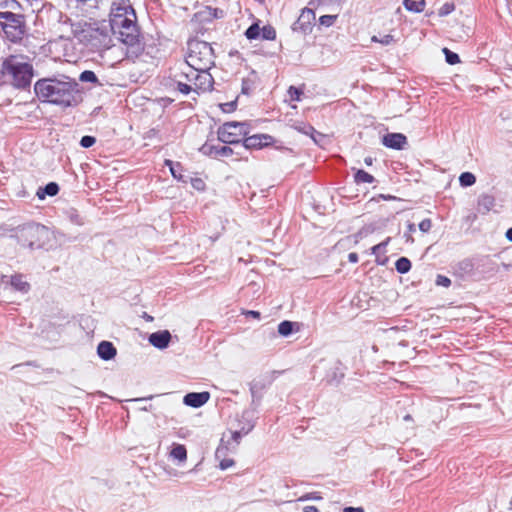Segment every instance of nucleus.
Masks as SVG:
<instances>
[{
	"label": "nucleus",
	"instance_id": "obj_1",
	"mask_svg": "<svg viewBox=\"0 0 512 512\" xmlns=\"http://www.w3.org/2000/svg\"><path fill=\"white\" fill-rule=\"evenodd\" d=\"M39 100L60 106L61 108L77 107L83 102V89L73 78L65 75L43 78L34 85Z\"/></svg>",
	"mask_w": 512,
	"mask_h": 512
},
{
	"label": "nucleus",
	"instance_id": "obj_2",
	"mask_svg": "<svg viewBox=\"0 0 512 512\" xmlns=\"http://www.w3.org/2000/svg\"><path fill=\"white\" fill-rule=\"evenodd\" d=\"M214 51L211 45L205 41L190 40L186 62L196 70H210L214 65Z\"/></svg>",
	"mask_w": 512,
	"mask_h": 512
},
{
	"label": "nucleus",
	"instance_id": "obj_3",
	"mask_svg": "<svg viewBox=\"0 0 512 512\" xmlns=\"http://www.w3.org/2000/svg\"><path fill=\"white\" fill-rule=\"evenodd\" d=\"M9 84L19 89L30 86L33 77V67L30 63L23 61L17 56H10L6 59Z\"/></svg>",
	"mask_w": 512,
	"mask_h": 512
},
{
	"label": "nucleus",
	"instance_id": "obj_4",
	"mask_svg": "<svg viewBox=\"0 0 512 512\" xmlns=\"http://www.w3.org/2000/svg\"><path fill=\"white\" fill-rule=\"evenodd\" d=\"M56 14L57 24L55 28L59 38L65 40L77 38L79 41L86 39L87 33H89L90 30L85 29L81 22L74 23L70 17L62 14L61 12H56Z\"/></svg>",
	"mask_w": 512,
	"mask_h": 512
},
{
	"label": "nucleus",
	"instance_id": "obj_5",
	"mask_svg": "<svg viewBox=\"0 0 512 512\" xmlns=\"http://www.w3.org/2000/svg\"><path fill=\"white\" fill-rule=\"evenodd\" d=\"M249 132L245 122H226L218 128V140L226 144L239 145Z\"/></svg>",
	"mask_w": 512,
	"mask_h": 512
},
{
	"label": "nucleus",
	"instance_id": "obj_6",
	"mask_svg": "<svg viewBox=\"0 0 512 512\" xmlns=\"http://www.w3.org/2000/svg\"><path fill=\"white\" fill-rule=\"evenodd\" d=\"M136 19L130 18L128 21L119 25L118 28H113V34L117 35L118 39L133 49V52H138L142 49L140 44V33L136 23Z\"/></svg>",
	"mask_w": 512,
	"mask_h": 512
},
{
	"label": "nucleus",
	"instance_id": "obj_7",
	"mask_svg": "<svg viewBox=\"0 0 512 512\" xmlns=\"http://www.w3.org/2000/svg\"><path fill=\"white\" fill-rule=\"evenodd\" d=\"M110 26L118 28L119 25L123 26V23L128 21L130 18L136 19V13L129 0H114L110 8Z\"/></svg>",
	"mask_w": 512,
	"mask_h": 512
},
{
	"label": "nucleus",
	"instance_id": "obj_8",
	"mask_svg": "<svg viewBox=\"0 0 512 512\" xmlns=\"http://www.w3.org/2000/svg\"><path fill=\"white\" fill-rule=\"evenodd\" d=\"M196 71L197 70L190 66L186 61L184 64H181L179 71L175 72L173 75L179 92L187 95L193 90Z\"/></svg>",
	"mask_w": 512,
	"mask_h": 512
},
{
	"label": "nucleus",
	"instance_id": "obj_9",
	"mask_svg": "<svg viewBox=\"0 0 512 512\" xmlns=\"http://www.w3.org/2000/svg\"><path fill=\"white\" fill-rule=\"evenodd\" d=\"M45 232L46 230L44 226L31 224L21 229L19 238L24 246H28L29 248L33 249L35 246L38 247L40 245L38 243L40 236Z\"/></svg>",
	"mask_w": 512,
	"mask_h": 512
},
{
	"label": "nucleus",
	"instance_id": "obj_10",
	"mask_svg": "<svg viewBox=\"0 0 512 512\" xmlns=\"http://www.w3.org/2000/svg\"><path fill=\"white\" fill-rule=\"evenodd\" d=\"M315 19V12L310 8H304L298 19L293 23L292 30L302 35H308L313 30Z\"/></svg>",
	"mask_w": 512,
	"mask_h": 512
},
{
	"label": "nucleus",
	"instance_id": "obj_11",
	"mask_svg": "<svg viewBox=\"0 0 512 512\" xmlns=\"http://www.w3.org/2000/svg\"><path fill=\"white\" fill-rule=\"evenodd\" d=\"M274 139L268 134H255L249 137H245L243 144L239 148L244 150L250 149H261L273 143Z\"/></svg>",
	"mask_w": 512,
	"mask_h": 512
},
{
	"label": "nucleus",
	"instance_id": "obj_12",
	"mask_svg": "<svg viewBox=\"0 0 512 512\" xmlns=\"http://www.w3.org/2000/svg\"><path fill=\"white\" fill-rule=\"evenodd\" d=\"M193 83V90L197 93L210 91L213 87L214 79L209 70H197Z\"/></svg>",
	"mask_w": 512,
	"mask_h": 512
},
{
	"label": "nucleus",
	"instance_id": "obj_13",
	"mask_svg": "<svg viewBox=\"0 0 512 512\" xmlns=\"http://www.w3.org/2000/svg\"><path fill=\"white\" fill-rule=\"evenodd\" d=\"M200 151L207 156L210 157H229L232 154L236 153L237 155H240L241 152L237 151L234 152V150L228 146H221V145H213L210 143H205L201 148Z\"/></svg>",
	"mask_w": 512,
	"mask_h": 512
},
{
	"label": "nucleus",
	"instance_id": "obj_14",
	"mask_svg": "<svg viewBox=\"0 0 512 512\" xmlns=\"http://www.w3.org/2000/svg\"><path fill=\"white\" fill-rule=\"evenodd\" d=\"M382 144L390 149L403 150L408 145V141L402 133H387L382 137Z\"/></svg>",
	"mask_w": 512,
	"mask_h": 512
},
{
	"label": "nucleus",
	"instance_id": "obj_15",
	"mask_svg": "<svg viewBox=\"0 0 512 512\" xmlns=\"http://www.w3.org/2000/svg\"><path fill=\"white\" fill-rule=\"evenodd\" d=\"M2 283L10 284V286L23 294H26L30 290V284L24 279V276L21 274H15L10 277L3 276Z\"/></svg>",
	"mask_w": 512,
	"mask_h": 512
},
{
	"label": "nucleus",
	"instance_id": "obj_16",
	"mask_svg": "<svg viewBox=\"0 0 512 512\" xmlns=\"http://www.w3.org/2000/svg\"><path fill=\"white\" fill-rule=\"evenodd\" d=\"M210 398L209 392H191L184 396L183 402L187 406L199 408L206 404Z\"/></svg>",
	"mask_w": 512,
	"mask_h": 512
},
{
	"label": "nucleus",
	"instance_id": "obj_17",
	"mask_svg": "<svg viewBox=\"0 0 512 512\" xmlns=\"http://www.w3.org/2000/svg\"><path fill=\"white\" fill-rule=\"evenodd\" d=\"M170 340L171 334L168 330L154 332L149 336L150 344L158 349H164L168 347Z\"/></svg>",
	"mask_w": 512,
	"mask_h": 512
},
{
	"label": "nucleus",
	"instance_id": "obj_18",
	"mask_svg": "<svg viewBox=\"0 0 512 512\" xmlns=\"http://www.w3.org/2000/svg\"><path fill=\"white\" fill-rule=\"evenodd\" d=\"M252 415L249 411H245L242 414V418L247 421L246 425L242 426L240 430L233 432L232 438L236 443H239V439L242 435L248 434L254 427V423L251 419Z\"/></svg>",
	"mask_w": 512,
	"mask_h": 512
},
{
	"label": "nucleus",
	"instance_id": "obj_19",
	"mask_svg": "<svg viewBox=\"0 0 512 512\" xmlns=\"http://www.w3.org/2000/svg\"><path fill=\"white\" fill-rule=\"evenodd\" d=\"M97 353L103 360H110L116 355V348L111 342L102 341L97 347Z\"/></svg>",
	"mask_w": 512,
	"mask_h": 512
},
{
	"label": "nucleus",
	"instance_id": "obj_20",
	"mask_svg": "<svg viewBox=\"0 0 512 512\" xmlns=\"http://www.w3.org/2000/svg\"><path fill=\"white\" fill-rule=\"evenodd\" d=\"M257 82H258V75L255 71H251L249 73V75L245 78H243L242 80V87H241V91L243 94L245 95H249L251 94L256 86H257Z\"/></svg>",
	"mask_w": 512,
	"mask_h": 512
},
{
	"label": "nucleus",
	"instance_id": "obj_21",
	"mask_svg": "<svg viewBox=\"0 0 512 512\" xmlns=\"http://www.w3.org/2000/svg\"><path fill=\"white\" fill-rule=\"evenodd\" d=\"M59 192V186L57 183L55 182H50L48 183L45 187H40L38 190H37V197L39 199H44L45 196H55L57 195Z\"/></svg>",
	"mask_w": 512,
	"mask_h": 512
},
{
	"label": "nucleus",
	"instance_id": "obj_22",
	"mask_svg": "<svg viewBox=\"0 0 512 512\" xmlns=\"http://www.w3.org/2000/svg\"><path fill=\"white\" fill-rule=\"evenodd\" d=\"M2 17L5 18L6 20L8 21H12L13 23H15V25H8L6 24L4 26V30L7 34H9L10 32L8 31V28L11 27L15 30L16 34L14 35V37H18L19 35L22 34V31L20 29H18L17 27L20 25V20L17 19L16 15L13 14L12 12H5L2 14Z\"/></svg>",
	"mask_w": 512,
	"mask_h": 512
},
{
	"label": "nucleus",
	"instance_id": "obj_23",
	"mask_svg": "<svg viewBox=\"0 0 512 512\" xmlns=\"http://www.w3.org/2000/svg\"><path fill=\"white\" fill-rule=\"evenodd\" d=\"M404 7L412 12H422L425 8L426 2L425 0H404Z\"/></svg>",
	"mask_w": 512,
	"mask_h": 512
},
{
	"label": "nucleus",
	"instance_id": "obj_24",
	"mask_svg": "<svg viewBox=\"0 0 512 512\" xmlns=\"http://www.w3.org/2000/svg\"><path fill=\"white\" fill-rule=\"evenodd\" d=\"M495 204V199L493 196L488 194H483L479 197L478 206L480 210L484 212H488Z\"/></svg>",
	"mask_w": 512,
	"mask_h": 512
},
{
	"label": "nucleus",
	"instance_id": "obj_25",
	"mask_svg": "<svg viewBox=\"0 0 512 512\" xmlns=\"http://www.w3.org/2000/svg\"><path fill=\"white\" fill-rule=\"evenodd\" d=\"M390 240H391V238L387 237L384 241H382L381 243H379L371 248L372 254H374L377 258L376 259L377 263L384 264L385 261H380L379 257H380V254H385L386 247L389 244Z\"/></svg>",
	"mask_w": 512,
	"mask_h": 512
},
{
	"label": "nucleus",
	"instance_id": "obj_26",
	"mask_svg": "<svg viewBox=\"0 0 512 512\" xmlns=\"http://www.w3.org/2000/svg\"><path fill=\"white\" fill-rule=\"evenodd\" d=\"M170 455L172 458L177 459L181 462L185 461L187 458V450L184 445L176 444L172 448Z\"/></svg>",
	"mask_w": 512,
	"mask_h": 512
},
{
	"label": "nucleus",
	"instance_id": "obj_27",
	"mask_svg": "<svg viewBox=\"0 0 512 512\" xmlns=\"http://www.w3.org/2000/svg\"><path fill=\"white\" fill-rule=\"evenodd\" d=\"M395 268L397 272L401 274H405L410 271L411 269V262L406 257L399 258L395 263Z\"/></svg>",
	"mask_w": 512,
	"mask_h": 512
},
{
	"label": "nucleus",
	"instance_id": "obj_28",
	"mask_svg": "<svg viewBox=\"0 0 512 512\" xmlns=\"http://www.w3.org/2000/svg\"><path fill=\"white\" fill-rule=\"evenodd\" d=\"M165 165L169 167L171 174L173 175L174 178L178 180H181L183 178L181 174L182 166L180 163H175L172 160H166Z\"/></svg>",
	"mask_w": 512,
	"mask_h": 512
},
{
	"label": "nucleus",
	"instance_id": "obj_29",
	"mask_svg": "<svg viewBox=\"0 0 512 512\" xmlns=\"http://www.w3.org/2000/svg\"><path fill=\"white\" fill-rule=\"evenodd\" d=\"M294 325V322L288 320L282 321L278 325V333L281 336L287 337L293 332Z\"/></svg>",
	"mask_w": 512,
	"mask_h": 512
},
{
	"label": "nucleus",
	"instance_id": "obj_30",
	"mask_svg": "<svg viewBox=\"0 0 512 512\" xmlns=\"http://www.w3.org/2000/svg\"><path fill=\"white\" fill-rule=\"evenodd\" d=\"M356 183H373L375 178L364 170H357L354 176Z\"/></svg>",
	"mask_w": 512,
	"mask_h": 512
},
{
	"label": "nucleus",
	"instance_id": "obj_31",
	"mask_svg": "<svg viewBox=\"0 0 512 512\" xmlns=\"http://www.w3.org/2000/svg\"><path fill=\"white\" fill-rule=\"evenodd\" d=\"M476 182V177L471 172H463L459 177V183L463 187L472 186Z\"/></svg>",
	"mask_w": 512,
	"mask_h": 512
},
{
	"label": "nucleus",
	"instance_id": "obj_32",
	"mask_svg": "<svg viewBox=\"0 0 512 512\" xmlns=\"http://www.w3.org/2000/svg\"><path fill=\"white\" fill-rule=\"evenodd\" d=\"M261 28L257 23L252 24L245 32V36L249 40L257 39L260 36Z\"/></svg>",
	"mask_w": 512,
	"mask_h": 512
},
{
	"label": "nucleus",
	"instance_id": "obj_33",
	"mask_svg": "<svg viewBox=\"0 0 512 512\" xmlns=\"http://www.w3.org/2000/svg\"><path fill=\"white\" fill-rule=\"evenodd\" d=\"M260 36L265 40H274L276 38V30L272 26L266 25L261 29Z\"/></svg>",
	"mask_w": 512,
	"mask_h": 512
},
{
	"label": "nucleus",
	"instance_id": "obj_34",
	"mask_svg": "<svg viewBox=\"0 0 512 512\" xmlns=\"http://www.w3.org/2000/svg\"><path fill=\"white\" fill-rule=\"evenodd\" d=\"M79 80L82 82L98 83L96 74L90 70L83 71L79 76Z\"/></svg>",
	"mask_w": 512,
	"mask_h": 512
},
{
	"label": "nucleus",
	"instance_id": "obj_35",
	"mask_svg": "<svg viewBox=\"0 0 512 512\" xmlns=\"http://www.w3.org/2000/svg\"><path fill=\"white\" fill-rule=\"evenodd\" d=\"M371 41L377 42V43H380V44L386 46V45H390L393 42H395V39L391 34H386V35H383L382 37H378V36L374 35V36H372Z\"/></svg>",
	"mask_w": 512,
	"mask_h": 512
},
{
	"label": "nucleus",
	"instance_id": "obj_36",
	"mask_svg": "<svg viewBox=\"0 0 512 512\" xmlns=\"http://www.w3.org/2000/svg\"><path fill=\"white\" fill-rule=\"evenodd\" d=\"M6 59L0 63V85L9 84L8 70L6 69Z\"/></svg>",
	"mask_w": 512,
	"mask_h": 512
},
{
	"label": "nucleus",
	"instance_id": "obj_37",
	"mask_svg": "<svg viewBox=\"0 0 512 512\" xmlns=\"http://www.w3.org/2000/svg\"><path fill=\"white\" fill-rule=\"evenodd\" d=\"M443 52L445 54L446 61L448 64L454 65V64H457L460 62V58H459L458 54L450 51L448 48H444Z\"/></svg>",
	"mask_w": 512,
	"mask_h": 512
},
{
	"label": "nucleus",
	"instance_id": "obj_38",
	"mask_svg": "<svg viewBox=\"0 0 512 512\" xmlns=\"http://www.w3.org/2000/svg\"><path fill=\"white\" fill-rule=\"evenodd\" d=\"M288 94L291 101H300L303 91L295 86H290L288 89Z\"/></svg>",
	"mask_w": 512,
	"mask_h": 512
},
{
	"label": "nucleus",
	"instance_id": "obj_39",
	"mask_svg": "<svg viewBox=\"0 0 512 512\" xmlns=\"http://www.w3.org/2000/svg\"><path fill=\"white\" fill-rule=\"evenodd\" d=\"M337 16L336 15H323L319 18V23L322 26L330 27L334 24L336 21Z\"/></svg>",
	"mask_w": 512,
	"mask_h": 512
},
{
	"label": "nucleus",
	"instance_id": "obj_40",
	"mask_svg": "<svg viewBox=\"0 0 512 512\" xmlns=\"http://www.w3.org/2000/svg\"><path fill=\"white\" fill-rule=\"evenodd\" d=\"M455 9V6L453 3H449V2H446L444 3L440 9L438 10V14L439 16L443 17V16H447L449 15L452 11H454Z\"/></svg>",
	"mask_w": 512,
	"mask_h": 512
},
{
	"label": "nucleus",
	"instance_id": "obj_41",
	"mask_svg": "<svg viewBox=\"0 0 512 512\" xmlns=\"http://www.w3.org/2000/svg\"><path fill=\"white\" fill-rule=\"evenodd\" d=\"M95 142H96L95 137L86 135L81 138L80 145L83 148H90L91 146H93L95 144Z\"/></svg>",
	"mask_w": 512,
	"mask_h": 512
},
{
	"label": "nucleus",
	"instance_id": "obj_42",
	"mask_svg": "<svg viewBox=\"0 0 512 512\" xmlns=\"http://www.w3.org/2000/svg\"><path fill=\"white\" fill-rule=\"evenodd\" d=\"M206 10L209 15V18L217 19L222 18L224 16V11L222 9L207 7Z\"/></svg>",
	"mask_w": 512,
	"mask_h": 512
},
{
	"label": "nucleus",
	"instance_id": "obj_43",
	"mask_svg": "<svg viewBox=\"0 0 512 512\" xmlns=\"http://www.w3.org/2000/svg\"><path fill=\"white\" fill-rule=\"evenodd\" d=\"M69 219L72 223L76 225H83L82 217L75 210L69 212Z\"/></svg>",
	"mask_w": 512,
	"mask_h": 512
},
{
	"label": "nucleus",
	"instance_id": "obj_44",
	"mask_svg": "<svg viewBox=\"0 0 512 512\" xmlns=\"http://www.w3.org/2000/svg\"><path fill=\"white\" fill-rule=\"evenodd\" d=\"M436 284L438 286L449 287L451 285V280L444 275H438L436 278Z\"/></svg>",
	"mask_w": 512,
	"mask_h": 512
},
{
	"label": "nucleus",
	"instance_id": "obj_45",
	"mask_svg": "<svg viewBox=\"0 0 512 512\" xmlns=\"http://www.w3.org/2000/svg\"><path fill=\"white\" fill-rule=\"evenodd\" d=\"M432 227V222L430 219L426 218V219H423L420 223H419V229L422 231V232H428Z\"/></svg>",
	"mask_w": 512,
	"mask_h": 512
},
{
	"label": "nucleus",
	"instance_id": "obj_46",
	"mask_svg": "<svg viewBox=\"0 0 512 512\" xmlns=\"http://www.w3.org/2000/svg\"><path fill=\"white\" fill-rule=\"evenodd\" d=\"M234 464V461L232 459H224L220 462V468L222 470H226L229 467H231Z\"/></svg>",
	"mask_w": 512,
	"mask_h": 512
},
{
	"label": "nucleus",
	"instance_id": "obj_47",
	"mask_svg": "<svg viewBox=\"0 0 512 512\" xmlns=\"http://www.w3.org/2000/svg\"><path fill=\"white\" fill-rule=\"evenodd\" d=\"M309 499H312V500H320V499H322V497H320V496H316V495H314V494H307V495L302 496L301 498H299V501L309 500Z\"/></svg>",
	"mask_w": 512,
	"mask_h": 512
},
{
	"label": "nucleus",
	"instance_id": "obj_48",
	"mask_svg": "<svg viewBox=\"0 0 512 512\" xmlns=\"http://www.w3.org/2000/svg\"><path fill=\"white\" fill-rule=\"evenodd\" d=\"M343 512H365L362 507H345Z\"/></svg>",
	"mask_w": 512,
	"mask_h": 512
},
{
	"label": "nucleus",
	"instance_id": "obj_49",
	"mask_svg": "<svg viewBox=\"0 0 512 512\" xmlns=\"http://www.w3.org/2000/svg\"><path fill=\"white\" fill-rule=\"evenodd\" d=\"M348 260L351 263H357L358 262V255H357V253H355V252L349 253Z\"/></svg>",
	"mask_w": 512,
	"mask_h": 512
},
{
	"label": "nucleus",
	"instance_id": "obj_50",
	"mask_svg": "<svg viewBox=\"0 0 512 512\" xmlns=\"http://www.w3.org/2000/svg\"><path fill=\"white\" fill-rule=\"evenodd\" d=\"M303 512H319V510L315 506H305Z\"/></svg>",
	"mask_w": 512,
	"mask_h": 512
},
{
	"label": "nucleus",
	"instance_id": "obj_51",
	"mask_svg": "<svg viewBox=\"0 0 512 512\" xmlns=\"http://www.w3.org/2000/svg\"><path fill=\"white\" fill-rule=\"evenodd\" d=\"M506 238L512 242V227L506 231Z\"/></svg>",
	"mask_w": 512,
	"mask_h": 512
},
{
	"label": "nucleus",
	"instance_id": "obj_52",
	"mask_svg": "<svg viewBox=\"0 0 512 512\" xmlns=\"http://www.w3.org/2000/svg\"><path fill=\"white\" fill-rule=\"evenodd\" d=\"M408 231H409V233H413V232H415V231H416L415 224H413V223H409V224H408Z\"/></svg>",
	"mask_w": 512,
	"mask_h": 512
},
{
	"label": "nucleus",
	"instance_id": "obj_53",
	"mask_svg": "<svg viewBox=\"0 0 512 512\" xmlns=\"http://www.w3.org/2000/svg\"><path fill=\"white\" fill-rule=\"evenodd\" d=\"M364 163H365L366 165H368V166L372 165V163H373V158H372V157H370V156H369V157H366V158L364 159Z\"/></svg>",
	"mask_w": 512,
	"mask_h": 512
},
{
	"label": "nucleus",
	"instance_id": "obj_54",
	"mask_svg": "<svg viewBox=\"0 0 512 512\" xmlns=\"http://www.w3.org/2000/svg\"><path fill=\"white\" fill-rule=\"evenodd\" d=\"M249 315L253 316L254 318H259L260 313L258 311H249Z\"/></svg>",
	"mask_w": 512,
	"mask_h": 512
},
{
	"label": "nucleus",
	"instance_id": "obj_55",
	"mask_svg": "<svg viewBox=\"0 0 512 512\" xmlns=\"http://www.w3.org/2000/svg\"><path fill=\"white\" fill-rule=\"evenodd\" d=\"M152 398H153V396H149V397L137 398L134 401L140 402V401L150 400Z\"/></svg>",
	"mask_w": 512,
	"mask_h": 512
},
{
	"label": "nucleus",
	"instance_id": "obj_56",
	"mask_svg": "<svg viewBox=\"0 0 512 512\" xmlns=\"http://www.w3.org/2000/svg\"><path fill=\"white\" fill-rule=\"evenodd\" d=\"M202 184H203V182H202L201 180H199V179H198V180H196V181H195V183H194V187H196V188H198V189H199V188H200V185H202Z\"/></svg>",
	"mask_w": 512,
	"mask_h": 512
},
{
	"label": "nucleus",
	"instance_id": "obj_57",
	"mask_svg": "<svg viewBox=\"0 0 512 512\" xmlns=\"http://www.w3.org/2000/svg\"><path fill=\"white\" fill-rule=\"evenodd\" d=\"M406 240L410 241V242L414 241V239L411 237V235H406Z\"/></svg>",
	"mask_w": 512,
	"mask_h": 512
},
{
	"label": "nucleus",
	"instance_id": "obj_58",
	"mask_svg": "<svg viewBox=\"0 0 512 512\" xmlns=\"http://www.w3.org/2000/svg\"><path fill=\"white\" fill-rule=\"evenodd\" d=\"M151 408H152V405H150L149 407H143L142 410L149 411V410H151Z\"/></svg>",
	"mask_w": 512,
	"mask_h": 512
},
{
	"label": "nucleus",
	"instance_id": "obj_59",
	"mask_svg": "<svg viewBox=\"0 0 512 512\" xmlns=\"http://www.w3.org/2000/svg\"><path fill=\"white\" fill-rule=\"evenodd\" d=\"M144 316H146V319L152 320V317L148 316L147 313H144Z\"/></svg>",
	"mask_w": 512,
	"mask_h": 512
},
{
	"label": "nucleus",
	"instance_id": "obj_60",
	"mask_svg": "<svg viewBox=\"0 0 512 512\" xmlns=\"http://www.w3.org/2000/svg\"><path fill=\"white\" fill-rule=\"evenodd\" d=\"M144 316H146V319L152 320V317L148 316L147 313H144Z\"/></svg>",
	"mask_w": 512,
	"mask_h": 512
},
{
	"label": "nucleus",
	"instance_id": "obj_61",
	"mask_svg": "<svg viewBox=\"0 0 512 512\" xmlns=\"http://www.w3.org/2000/svg\"><path fill=\"white\" fill-rule=\"evenodd\" d=\"M404 419H405V420H411V416H410V415H406V416L404 417Z\"/></svg>",
	"mask_w": 512,
	"mask_h": 512
},
{
	"label": "nucleus",
	"instance_id": "obj_62",
	"mask_svg": "<svg viewBox=\"0 0 512 512\" xmlns=\"http://www.w3.org/2000/svg\"><path fill=\"white\" fill-rule=\"evenodd\" d=\"M309 130H311L312 132H316L313 127H309Z\"/></svg>",
	"mask_w": 512,
	"mask_h": 512
}]
</instances>
